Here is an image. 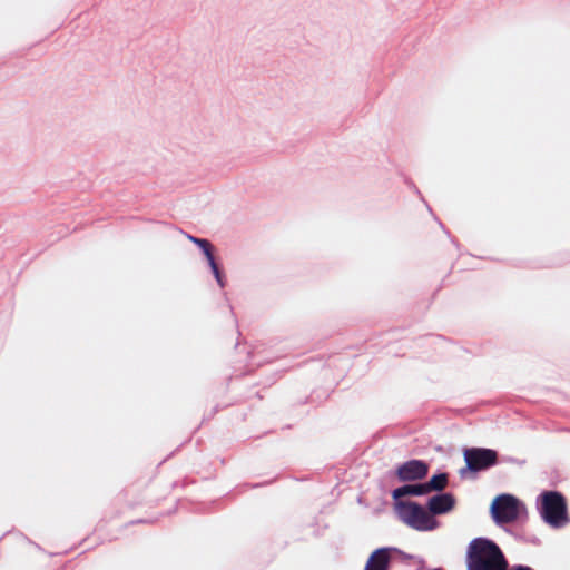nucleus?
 Masks as SVG:
<instances>
[{"instance_id":"f257e3e1","label":"nucleus","mask_w":570,"mask_h":570,"mask_svg":"<svg viewBox=\"0 0 570 570\" xmlns=\"http://www.w3.org/2000/svg\"><path fill=\"white\" fill-rule=\"evenodd\" d=\"M466 570H509V561L500 546L488 537L472 539L465 552Z\"/></svg>"},{"instance_id":"f03ea898","label":"nucleus","mask_w":570,"mask_h":570,"mask_svg":"<svg viewBox=\"0 0 570 570\" xmlns=\"http://www.w3.org/2000/svg\"><path fill=\"white\" fill-rule=\"evenodd\" d=\"M535 509L542 522L552 529L570 523L567 498L558 490L541 491L535 499Z\"/></svg>"},{"instance_id":"7ed1b4c3","label":"nucleus","mask_w":570,"mask_h":570,"mask_svg":"<svg viewBox=\"0 0 570 570\" xmlns=\"http://www.w3.org/2000/svg\"><path fill=\"white\" fill-rule=\"evenodd\" d=\"M490 515L493 523L504 530L511 522H525L528 509L522 500L511 493H500L490 504Z\"/></svg>"},{"instance_id":"20e7f679","label":"nucleus","mask_w":570,"mask_h":570,"mask_svg":"<svg viewBox=\"0 0 570 570\" xmlns=\"http://www.w3.org/2000/svg\"><path fill=\"white\" fill-rule=\"evenodd\" d=\"M463 459L465 465L459 470V475L462 480H475L479 473L488 471L500 463L497 450L482 446L464 448Z\"/></svg>"},{"instance_id":"39448f33","label":"nucleus","mask_w":570,"mask_h":570,"mask_svg":"<svg viewBox=\"0 0 570 570\" xmlns=\"http://www.w3.org/2000/svg\"><path fill=\"white\" fill-rule=\"evenodd\" d=\"M399 519L416 531H433L440 525V521L433 517L426 507L412 500H406L399 508Z\"/></svg>"},{"instance_id":"423d86ee","label":"nucleus","mask_w":570,"mask_h":570,"mask_svg":"<svg viewBox=\"0 0 570 570\" xmlns=\"http://www.w3.org/2000/svg\"><path fill=\"white\" fill-rule=\"evenodd\" d=\"M187 238L200 250L217 285L224 288L227 284V279L224 267L215 255V246L207 238H200L189 234H187Z\"/></svg>"},{"instance_id":"0eeeda50","label":"nucleus","mask_w":570,"mask_h":570,"mask_svg":"<svg viewBox=\"0 0 570 570\" xmlns=\"http://www.w3.org/2000/svg\"><path fill=\"white\" fill-rule=\"evenodd\" d=\"M430 471V464L421 459H410L395 465L387 471L389 476L395 478L399 482H416L424 480Z\"/></svg>"},{"instance_id":"6e6552de","label":"nucleus","mask_w":570,"mask_h":570,"mask_svg":"<svg viewBox=\"0 0 570 570\" xmlns=\"http://www.w3.org/2000/svg\"><path fill=\"white\" fill-rule=\"evenodd\" d=\"M455 504V495L452 492L442 491L429 497L425 507L436 518V515H444L451 512Z\"/></svg>"},{"instance_id":"1a4fd4ad","label":"nucleus","mask_w":570,"mask_h":570,"mask_svg":"<svg viewBox=\"0 0 570 570\" xmlns=\"http://www.w3.org/2000/svg\"><path fill=\"white\" fill-rule=\"evenodd\" d=\"M391 560L390 547L376 548L370 553L363 570H390Z\"/></svg>"},{"instance_id":"9d476101","label":"nucleus","mask_w":570,"mask_h":570,"mask_svg":"<svg viewBox=\"0 0 570 570\" xmlns=\"http://www.w3.org/2000/svg\"><path fill=\"white\" fill-rule=\"evenodd\" d=\"M424 482L430 493L442 492L449 483V473L439 469Z\"/></svg>"},{"instance_id":"9b49d317","label":"nucleus","mask_w":570,"mask_h":570,"mask_svg":"<svg viewBox=\"0 0 570 570\" xmlns=\"http://www.w3.org/2000/svg\"><path fill=\"white\" fill-rule=\"evenodd\" d=\"M504 531L511 534L517 541L522 543H530L532 546H541V540L535 534H527L520 530H513L511 528H504Z\"/></svg>"},{"instance_id":"f8f14e48","label":"nucleus","mask_w":570,"mask_h":570,"mask_svg":"<svg viewBox=\"0 0 570 570\" xmlns=\"http://www.w3.org/2000/svg\"><path fill=\"white\" fill-rule=\"evenodd\" d=\"M403 483L404 484L393 489L391 492L392 499L394 501V510H395L396 514L399 513V508L402 505V503H404V501H401V498L410 497L409 482H403Z\"/></svg>"},{"instance_id":"ddd939ff","label":"nucleus","mask_w":570,"mask_h":570,"mask_svg":"<svg viewBox=\"0 0 570 570\" xmlns=\"http://www.w3.org/2000/svg\"><path fill=\"white\" fill-rule=\"evenodd\" d=\"M409 491H410V497H415V498H421V497H425L428 494H430V491L429 489L426 488V484L425 482H415V483H411L409 482Z\"/></svg>"},{"instance_id":"4468645a","label":"nucleus","mask_w":570,"mask_h":570,"mask_svg":"<svg viewBox=\"0 0 570 570\" xmlns=\"http://www.w3.org/2000/svg\"><path fill=\"white\" fill-rule=\"evenodd\" d=\"M390 549H391V554L399 556L402 561L414 560L416 558V556L406 553L405 551H403L396 547H390Z\"/></svg>"},{"instance_id":"2eb2a0df","label":"nucleus","mask_w":570,"mask_h":570,"mask_svg":"<svg viewBox=\"0 0 570 570\" xmlns=\"http://www.w3.org/2000/svg\"><path fill=\"white\" fill-rule=\"evenodd\" d=\"M509 570H535V569L530 567V566H528V564L515 563V564H512V566L509 564Z\"/></svg>"},{"instance_id":"dca6fc26","label":"nucleus","mask_w":570,"mask_h":570,"mask_svg":"<svg viewBox=\"0 0 570 570\" xmlns=\"http://www.w3.org/2000/svg\"><path fill=\"white\" fill-rule=\"evenodd\" d=\"M417 561L419 568L417 570H422L425 568V560L422 557H417L414 559Z\"/></svg>"},{"instance_id":"f3484780","label":"nucleus","mask_w":570,"mask_h":570,"mask_svg":"<svg viewBox=\"0 0 570 570\" xmlns=\"http://www.w3.org/2000/svg\"><path fill=\"white\" fill-rule=\"evenodd\" d=\"M273 482V480H269V481H265V482H262V483H254V484H250L249 487L252 489H255V488H259V487H264V485H268Z\"/></svg>"},{"instance_id":"a211bd4d","label":"nucleus","mask_w":570,"mask_h":570,"mask_svg":"<svg viewBox=\"0 0 570 570\" xmlns=\"http://www.w3.org/2000/svg\"><path fill=\"white\" fill-rule=\"evenodd\" d=\"M409 184V186L417 194L421 196V193L419 190V188L415 186V184L413 181H406Z\"/></svg>"},{"instance_id":"6ab92c4d","label":"nucleus","mask_w":570,"mask_h":570,"mask_svg":"<svg viewBox=\"0 0 570 570\" xmlns=\"http://www.w3.org/2000/svg\"><path fill=\"white\" fill-rule=\"evenodd\" d=\"M435 219L438 220L440 227L450 236V232L445 228V226L443 225V223L441 220H439L436 217Z\"/></svg>"},{"instance_id":"aec40b11","label":"nucleus","mask_w":570,"mask_h":570,"mask_svg":"<svg viewBox=\"0 0 570 570\" xmlns=\"http://www.w3.org/2000/svg\"><path fill=\"white\" fill-rule=\"evenodd\" d=\"M145 522H147V521L144 519H138V520L132 521L131 523H145Z\"/></svg>"},{"instance_id":"412c9836","label":"nucleus","mask_w":570,"mask_h":570,"mask_svg":"<svg viewBox=\"0 0 570 570\" xmlns=\"http://www.w3.org/2000/svg\"><path fill=\"white\" fill-rule=\"evenodd\" d=\"M451 242L458 247L459 246V243L455 238H451Z\"/></svg>"},{"instance_id":"4be33fe9","label":"nucleus","mask_w":570,"mask_h":570,"mask_svg":"<svg viewBox=\"0 0 570 570\" xmlns=\"http://www.w3.org/2000/svg\"><path fill=\"white\" fill-rule=\"evenodd\" d=\"M507 461L508 462H515V459L514 458H509Z\"/></svg>"},{"instance_id":"5701e85b","label":"nucleus","mask_w":570,"mask_h":570,"mask_svg":"<svg viewBox=\"0 0 570 570\" xmlns=\"http://www.w3.org/2000/svg\"><path fill=\"white\" fill-rule=\"evenodd\" d=\"M218 411V406H215L213 412L216 413Z\"/></svg>"}]
</instances>
